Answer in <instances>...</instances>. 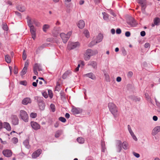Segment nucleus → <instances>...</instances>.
<instances>
[{"instance_id":"obj_1","label":"nucleus","mask_w":160,"mask_h":160,"mask_svg":"<svg viewBox=\"0 0 160 160\" xmlns=\"http://www.w3.org/2000/svg\"><path fill=\"white\" fill-rule=\"evenodd\" d=\"M28 24L30 28V31L32 34V39L35 40L36 38V29L34 26L32 22V20H28L27 21Z\"/></svg>"},{"instance_id":"obj_15","label":"nucleus","mask_w":160,"mask_h":160,"mask_svg":"<svg viewBox=\"0 0 160 160\" xmlns=\"http://www.w3.org/2000/svg\"><path fill=\"white\" fill-rule=\"evenodd\" d=\"M159 132H160V126H157L152 130V135L154 136Z\"/></svg>"},{"instance_id":"obj_17","label":"nucleus","mask_w":160,"mask_h":160,"mask_svg":"<svg viewBox=\"0 0 160 160\" xmlns=\"http://www.w3.org/2000/svg\"><path fill=\"white\" fill-rule=\"evenodd\" d=\"M85 25V23L84 21L82 20H80L77 23V25L78 27L80 28H83Z\"/></svg>"},{"instance_id":"obj_26","label":"nucleus","mask_w":160,"mask_h":160,"mask_svg":"<svg viewBox=\"0 0 160 160\" xmlns=\"http://www.w3.org/2000/svg\"><path fill=\"white\" fill-rule=\"evenodd\" d=\"M32 22L36 27H39L41 26V23L35 19H32Z\"/></svg>"},{"instance_id":"obj_47","label":"nucleus","mask_w":160,"mask_h":160,"mask_svg":"<svg viewBox=\"0 0 160 160\" xmlns=\"http://www.w3.org/2000/svg\"><path fill=\"white\" fill-rule=\"evenodd\" d=\"M133 72L131 71L129 72L127 74V76L128 77L130 78L132 77L133 75Z\"/></svg>"},{"instance_id":"obj_53","label":"nucleus","mask_w":160,"mask_h":160,"mask_svg":"<svg viewBox=\"0 0 160 160\" xmlns=\"http://www.w3.org/2000/svg\"><path fill=\"white\" fill-rule=\"evenodd\" d=\"M125 35L126 36L129 37L130 36V33L129 31H127L125 32Z\"/></svg>"},{"instance_id":"obj_56","label":"nucleus","mask_w":160,"mask_h":160,"mask_svg":"<svg viewBox=\"0 0 160 160\" xmlns=\"http://www.w3.org/2000/svg\"><path fill=\"white\" fill-rule=\"evenodd\" d=\"M102 151L103 152H105L106 149L104 145H103L102 144Z\"/></svg>"},{"instance_id":"obj_36","label":"nucleus","mask_w":160,"mask_h":160,"mask_svg":"<svg viewBox=\"0 0 160 160\" xmlns=\"http://www.w3.org/2000/svg\"><path fill=\"white\" fill-rule=\"evenodd\" d=\"M103 15V18L105 20H108V15L106 12H104L102 13Z\"/></svg>"},{"instance_id":"obj_54","label":"nucleus","mask_w":160,"mask_h":160,"mask_svg":"<svg viewBox=\"0 0 160 160\" xmlns=\"http://www.w3.org/2000/svg\"><path fill=\"white\" fill-rule=\"evenodd\" d=\"M140 35L142 37L146 35L145 32L144 31H142L140 32Z\"/></svg>"},{"instance_id":"obj_46","label":"nucleus","mask_w":160,"mask_h":160,"mask_svg":"<svg viewBox=\"0 0 160 160\" xmlns=\"http://www.w3.org/2000/svg\"><path fill=\"white\" fill-rule=\"evenodd\" d=\"M12 142L14 143H16L18 142V140L17 138H13L12 139Z\"/></svg>"},{"instance_id":"obj_30","label":"nucleus","mask_w":160,"mask_h":160,"mask_svg":"<svg viewBox=\"0 0 160 160\" xmlns=\"http://www.w3.org/2000/svg\"><path fill=\"white\" fill-rule=\"evenodd\" d=\"M17 9L20 11L21 12H23L25 11V8L23 6H18L17 7Z\"/></svg>"},{"instance_id":"obj_62","label":"nucleus","mask_w":160,"mask_h":160,"mask_svg":"<svg viewBox=\"0 0 160 160\" xmlns=\"http://www.w3.org/2000/svg\"><path fill=\"white\" fill-rule=\"evenodd\" d=\"M65 116L67 118H69L70 117V115L68 113H66Z\"/></svg>"},{"instance_id":"obj_39","label":"nucleus","mask_w":160,"mask_h":160,"mask_svg":"<svg viewBox=\"0 0 160 160\" xmlns=\"http://www.w3.org/2000/svg\"><path fill=\"white\" fill-rule=\"evenodd\" d=\"M90 57H91L90 56L87 55L86 53H85L84 54V58L86 61H88L90 59Z\"/></svg>"},{"instance_id":"obj_33","label":"nucleus","mask_w":160,"mask_h":160,"mask_svg":"<svg viewBox=\"0 0 160 160\" xmlns=\"http://www.w3.org/2000/svg\"><path fill=\"white\" fill-rule=\"evenodd\" d=\"M6 61L8 63H10L11 62V59L10 56L7 55L5 56V57Z\"/></svg>"},{"instance_id":"obj_52","label":"nucleus","mask_w":160,"mask_h":160,"mask_svg":"<svg viewBox=\"0 0 160 160\" xmlns=\"http://www.w3.org/2000/svg\"><path fill=\"white\" fill-rule=\"evenodd\" d=\"M20 83L22 85L26 86L27 84V82L25 81H22L20 82Z\"/></svg>"},{"instance_id":"obj_37","label":"nucleus","mask_w":160,"mask_h":160,"mask_svg":"<svg viewBox=\"0 0 160 160\" xmlns=\"http://www.w3.org/2000/svg\"><path fill=\"white\" fill-rule=\"evenodd\" d=\"M45 47V45L44 44L41 45L37 48L36 49V52H38L39 51L43 49Z\"/></svg>"},{"instance_id":"obj_41","label":"nucleus","mask_w":160,"mask_h":160,"mask_svg":"<svg viewBox=\"0 0 160 160\" xmlns=\"http://www.w3.org/2000/svg\"><path fill=\"white\" fill-rule=\"evenodd\" d=\"M50 108L52 112H54L55 111V106L53 104H51L50 105Z\"/></svg>"},{"instance_id":"obj_12","label":"nucleus","mask_w":160,"mask_h":160,"mask_svg":"<svg viewBox=\"0 0 160 160\" xmlns=\"http://www.w3.org/2000/svg\"><path fill=\"white\" fill-rule=\"evenodd\" d=\"M28 65V62L27 61L25 62L24 64V67L21 72V75L22 76H23L26 73L27 71Z\"/></svg>"},{"instance_id":"obj_3","label":"nucleus","mask_w":160,"mask_h":160,"mask_svg":"<svg viewBox=\"0 0 160 160\" xmlns=\"http://www.w3.org/2000/svg\"><path fill=\"white\" fill-rule=\"evenodd\" d=\"M19 116L20 118L25 122L28 121V116L26 111L24 110H21L19 112Z\"/></svg>"},{"instance_id":"obj_44","label":"nucleus","mask_w":160,"mask_h":160,"mask_svg":"<svg viewBox=\"0 0 160 160\" xmlns=\"http://www.w3.org/2000/svg\"><path fill=\"white\" fill-rule=\"evenodd\" d=\"M48 91L49 97L50 98H52L53 97V94L52 91L50 90H48Z\"/></svg>"},{"instance_id":"obj_51","label":"nucleus","mask_w":160,"mask_h":160,"mask_svg":"<svg viewBox=\"0 0 160 160\" xmlns=\"http://www.w3.org/2000/svg\"><path fill=\"white\" fill-rule=\"evenodd\" d=\"M43 96L45 98H47L48 97V95L46 92H43L42 93Z\"/></svg>"},{"instance_id":"obj_21","label":"nucleus","mask_w":160,"mask_h":160,"mask_svg":"<svg viewBox=\"0 0 160 160\" xmlns=\"http://www.w3.org/2000/svg\"><path fill=\"white\" fill-rule=\"evenodd\" d=\"M3 128H6L8 131H10L11 128L9 123L7 122H4L3 123Z\"/></svg>"},{"instance_id":"obj_14","label":"nucleus","mask_w":160,"mask_h":160,"mask_svg":"<svg viewBox=\"0 0 160 160\" xmlns=\"http://www.w3.org/2000/svg\"><path fill=\"white\" fill-rule=\"evenodd\" d=\"M83 76L85 77H88L92 80H95L96 78L95 76L92 72H90L87 74H84L83 75Z\"/></svg>"},{"instance_id":"obj_34","label":"nucleus","mask_w":160,"mask_h":160,"mask_svg":"<svg viewBox=\"0 0 160 160\" xmlns=\"http://www.w3.org/2000/svg\"><path fill=\"white\" fill-rule=\"evenodd\" d=\"M2 28L5 31H8V28L6 23H3L2 24Z\"/></svg>"},{"instance_id":"obj_24","label":"nucleus","mask_w":160,"mask_h":160,"mask_svg":"<svg viewBox=\"0 0 160 160\" xmlns=\"http://www.w3.org/2000/svg\"><path fill=\"white\" fill-rule=\"evenodd\" d=\"M50 27V26L49 25L45 24L43 25L42 29L44 32H46Z\"/></svg>"},{"instance_id":"obj_45","label":"nucleus","mask_w":160,"mask_h":160,"mask_svg":"<svg viewBox=\"0 0 160 160\" xmlns=\"http://www.w3.org/2000/svg\"><path fill=\"white\" fill-rule=\"evenodd\" d=\"M27 58V55L25 50H24L22 54V58L23 60H25Z\"/></svg>"},{"instance_id":"obj_9","label":"nucleus","mask_w":160,"mask_h":160,"mask_svg":"<svg viewBox=\"0 0 160 160\" xmlns=\"http://www.w3.org/2000/svg\"><path fill=\"white\" fill-rule=\"evenodd\" d=\"M42 150L39 149H38L34 152L32 154V157L33 158H36L38 157H39L41 153Z\"/></svg>"},{"instance_id":"obj_25","label":"nucleus","mask_w":160,"mask_h":160,"mask_svg":"<svg viewBox=\"0 0 160 160\" xmlns=\"http://www.w3.org/2000/svg\"><path fill=\"white\" fill-rule=\"evenodd\" d=\"M33 68L38 70V71L42 70L41 66L40 64L35 63L34 64Z\"/></svg>"},{"instance_id":"obj_32","label":"nucleus","mask_w":160,"mask_h":160,"mask_svg":"<svg viewBox=\"0 0 160 160\" xmlns=\"http://www.w3.org/2000/svg\"><path fill=\"white\" fill-rule=\"evenodd\" d=\"M77 141L79 143L82 144L84 142V140L83 138L82 137H79L77 138Z\"/></svg>"},{"instance_id":"obj_28","label":"nucleus","mask_w":160,"mask_h":160,"mask_svg":"<svg viewBox=\"0 0 160 160\" xmlns=\"http://www.w3.org/2000/svg\"><path fill=\"white\" fill-rule=\"evenodd\" d=\"M72 111L74 114H77L80 113V111L78 109L76 108H72Z\"/></svg>"},{"instance_id":"obj_42","label":"nucleus","mask_w":160,"mask_h":160,"mask_svg":"<svg viewBox=\"0 0 160 160\" xmlns=\"http://www.w3.org/2000/svg\"><path fill=\"white\" fill-rule=\"evenodd\" d=\"M84 34L87 38H88L89 37V34L88 30H85L84 32Z\"/></svg>"},{"instance_id":"obj_63","label":"nucleus","mask_w":160,"mask_h":160,"mask_svg":"<svg viewBox=\"0 0 160 160\" xmlns=\"http://www.w3.org/2000/svg\"><path fill=\"white\" fill-rule=\"evenodd\" d=\"M132 137L133 138V139L135 141H137L138 139L135 135H134L132 136Z\"/></svg>"},{"instance_id":"obj_7","label":"nucleus","mask_w":160,"mask_h":160,"mask_svg":"<svg viewBox=\"0 0 160 160\" xmlns=\"http://www.w3.org/2000/svg\"><path fill=\"white\" fill-rule=\"evenodd\" d=\"M127 22L129 26L131 27H135L137 23L132 18H131L127 20Z\"/></svg>"},{"instance_id":"obj_2","label":"nucleus","mask_w":160,"mask_h":160,"mask_svg":"<svg viewBox=\"0 0 160 160\" xmlns=\"http://www.w3.org/2000/svg\"><path fill=\"white\" fill-rule=\"evenodd\" d=\"M108 107L109 110L113 115L114 117L118 115V108L116 105L112 102H109L108 104Z\"/></svg>"},{"instance_id":"obj_55","label":"nucleus","mask_w":160,"mask_h":160,"mask_svg":"<svg viewBox=\"0 0 160 160\" xmlns=\"http://www.w3.org/2000/svg\"><path fill=\"white\" fill-rule=\"evenodd\" d=\"M116 32L118 34H120L121 32V30L119 28H118L116 30Z\"/></svg>"},{"instance_id":"obj_61","label":"nucleus","mask_w":160,"mask_h":160,"mask_svg":"<svg viewBox=\"0 0 160 160\" xmlns=\"http://www.w3.org/2000/svg\"><path fill=\"white\" fill-rule=\"evenodd\" d=\"M128 131L129 132L132 131V129L131 128V127H130V125H128Z\"/></svg>"},{"instance_id":"obj_57","label":"nucleus","mask_w":160,"mask_h":160,"mask_svg":"<svg viewBox=\"0 0 160 160\" xmlns=\"http://www.w3.org/2000/svg\"><path fill=\"white\" fill-rule=\"evenodd\" d=\"M14 73L15 74H17L18 73V69L15 67L14 69Z\"/></svg>"},{"instance_id":"obj_20","label":"nucleus","mask_w":160,"mask_h":160,"mask_svg":"<svg viewBox=\"0 0 160 160\" xmlns=\"http://www.w3.org/2000/svg\"><path fill=\"white\" fill-rule=\"evenodd\" d=\"M154 23L152 24V26L153 27L155 25H158L160 22V19L158 18H154L153 20Z\"/></svg>"},{"instance_id":"obj_38","label":"nucleus","mask_w":160,"mask_h":160,"mask_svg":"<svg viewBox=\"0 0 160 160\" xmlns=\"http://www.w3.org/2000/svg\"><path fill=\"white\" fill-rule=\"evenodd\" d=\"M122 145L124 149H127L128 144L126 142H123Z\"/></svg>"},{"instance_id":"obj_8","label":"nucleus","mask_w":160,"mask_h":160,"mask_svg":"<svg viewBox=\"0 0 160 160\" xmlns=\"http://www.w3.org/2000/svg\"><path fill=\"white\" fill-rule=\"evenodd\" d=\"M38 102L40 109L42 110H43L45 108V104L42 98H38Z\"/></svg>"},{"instance_id":"obj_43","label":"nucleus","mask_w":160,"mask_h":160,"mask_svg":"<svg viewBox=\"0 0 160 160\" xmlns=\"http://www.w3.org/2000/svg\"><path fill=\"white\" fill-rule=\"evenodd\" d=\"M59 120L63 122H65L66 121V119L62 117L59 118Z\"/></svg>"},{"instance_id":"obj_48","label":"nucleus","mask_w":160,"mask_h":160,"mask_svg":"<svg viewBox=\"0 0 160 160\" xmlns=\"http://www.w3.org/2000/svg\"><path fill=\"white\" fill-rule=\"evenodd\" d=\"M144 47L146 48H149L150 47V44L149 43H146L144 45Z\"/></svg>"},{"instance_id":"obj_29","label":"nucleus","mask_w":160,"mask_h":160,"mask_svg":"<svg viewBox=\"0 0 160 160\" xmlns=\"http://www.w3.org/2000/svg\"><path fill=\"white\" fill-rule=\"evenodd\" d=\"M23 143L26 147L27 148H29L30 147V146L29 144V141L28 140L26 139L23 142Z\"/></svg>"},{"instance_id":"obj_4","label":"nucleus","mask_w":160,"mask_h":160,"mask_svg":"<svg viewBox=\"0 0 160 160\" xmlns=\"http://www.w3.org/2000/svg\"><path fill=\"white\" fill-rule=\"evenodd\" d=\"M72 33V32L71 31L68 32L66 34L64 33H60V37L64 43H66L67 42L71 35Z\"/></svg>"},{"instance_id":"obj_35","label":"nucleus","mask_w":160,"mask_h":160,"mask_svg":"<svg viewBox=\"0 0 160 160\" xmlns=\"http://www.w3.org/2000/svg\"><path fill=\"white\" fill-rule=\"evenodd\" d=\"M62 131L60 130H58L56 131L55 134V137L56 138H58L61 135Z\"/></svg>"},{"instance_id":"obj_49","label":"nucleus","mask_w":160,"mask_h":160,"mask_svg":"<svg viewBox=\"0 0 160 160\" xmlns=\"http://www.w3.org/2000/svg\"><path fill=\"white\" fill-rule=\"evenodd\" d=\"M139 3L142 5L144 2L145 0H137Z\"/></svg>"},{"instance_id":"obj_64","label":"nucleus","mask_w":160,"mask_h":160,"mask_svg":"<svg viewBox=\"0 0 160 160\" xmlns=\"http://www.w3.org/2000/svg\"><path fill=\"white\" fill-rule=\"evenodd\" d=\"M155 101L156 102V104L157 106L160 108V103L158 102H157L156 100H155Z\"/></svg>"},{"instance_id":"obj_6","label":"nucleus","mask_w":160,"mask_h":160,"mask_svg":"<svg viewBox=\"0 0 160 160\" xmlns=\"http://www.w3.org/2000/svg\"><path fill=\"white\" fill-rule=\"evenodd\" d=\"M30 125L32 128L35 130H38L40 128V126L36 122L34 121L31 122Z\"/></svg>"},{"instance_id":"obj_23","label":"nucleus","mask_w":160,"mask_h":160,"mask_svg":"<svg viewBox=\"0 0 160 160\" xmlns=\"http://www.w3.org/2000/svg\"><path fill=\"white\" fill-rule=\"evenodd\" d=\"M103 72L106 80L107 82H110V78L109 74L105 70H104Z\"/></svg>"},{"instance_id":"obj_58","label":"nucleus","mask_w":160,"mask_h":160,"mask_svg":"<svg viewBox=\"0 0 160 160\" xmlns=\"http://www.w3.org/2000/svg\"><path fill=\"white\" fill-rule=\"evenodd\" d=\"M33 71L35 75H38V73L37 72V69L33 68Z\"/></svg>"},{"instance_id":"obj_5","label":"nucleus","mask_w":160,"mask_h":160,"mask_svg":"<svg viewBox=\"0 0 160 160\" xmlns=\"http://www.w3.org/2000/svg\"><path fill=\"white\" fill-rule=\"evenodd\" d=\"M79 46L80 44L78 42H69L68 43L67 48L69 50H71L79 47Z\"/></svg>"},{"instance_id":"obj_22","label":"nucleus","mask_w":160,"mask_h":160,"mask_svg":"<svg viewBox=\"0 0 160 160\" xmlns=\"http://www.w3.org/2000/svg\"><path fill=\"white\" fill-rule=\"evenodd\" d=\"M12 123L13 124L16 125L18 123V119L16 116H14L13 117L12 121Z\"/></svg>"},{"instance_id":"obj_27","label":"nucleus","mask_w":160,"mask_h":160,"mask_svg":"<svg viewBox=\"0 0 160 160\" xmlns=\"http://www.w3.org/2000/svg\"><path fill=\"white\" fill-rule=\"evenodd\" d=\"M71 71L70 70L67 71L63 74L62 76V78L64 79H66L67 76L71 73Z\"/></svg>"},{"instance_id":"obj_10","label":"nucleus","mask_w":160,"mask_h":160,"mask_svg":"<svg viewBox=\"0 0 160 160\" xmlns=\"http://www.w3.org/2000/svg\"><path fill=\"white\" fill-rule=\"evenodd\" d=\"M116 147L117 152H120L122 150V142L119 140H117L116 141Z\"/></svg>"},{"instance_id":"obj_19","label":"nucleus","mask_w":160,"mask_h":160,"mask_svg":"<svg viewBox=\"0 0 160 160\" xmlns=\"http://www.w3.org/2000/svg\"><path fill=\"white\" fill-rule=\"evenodd\" d=\"M103 38V35L101 33H99L97 36L96 40L97 41V42L99 43L102 41Z\"/></svg>"},{"instance_id":"obj_13","label":"nucleus","mask_w":160,"mask_h":160,"mask_svg":"<svg viewBox=\"0 0 160 160\" xmlns=\"http://www.w3.org/2000/svg\"><path fill=\"white\" fill-rule=\"evenodd\" d=\"M3 155L6 157H9L12 155V152L9 149L4 150L2 151Z\"/></svg>"},{"instance_id":"obj_18","label":"nucleus","mask_w":160,"mask_h":160,"mask_svg":"<svg viewBox=\"0 0 160 160\" xmlns=\"http://www.w3.org/2000/svg\"><path fill=\"white\" fill-rule=\"evenodd\" d=\"M88 65L91 66L94 69H96L97 68V63L94 61H90L89 62Z\"/></svg>"},{"instance_id":"obj_11","label":"nucleus","mask_w":160,"mask_h":160,"mask_svg":"<svg viewBox=\"0 0 160 160\" xmlns=\"http://www.w3.org/2000/svg\"><path fill=\"white\" fill-rule=\"evenodd\" d=\"M97 53L98 52L97 50L93 51L91 49H88L86 50L85 53L89 56H90L91 57Z\"/></svg>"},{"instance_id":"obj_31","label":"nucleus","mask_w":160,"mask_h":160,"mask_svg":"<svg viewBox=\"0 0 160 160\" xmlns=\"http://www.w3.org/2000/svg\"><path fill=\"white\" fill-rule=\"evenodd\" d=\"M97 43H98L97 42L96 40H92L88 44V46L90 47H92L96 45Z\"/></svg>"},{"instance_id":"obj_50","label":"nucleus","mask_w":160,"mask_h":160,"mask_svg":"<svg viewBox=\"0 0 160 160\" xmlns=\"http://www.w3.org/2000/svg\"><path fill=\"white\" fill-rule=\"evenodd\" d=\"M133 154L135 157L137 158H138L140 157V155L138 153H136L135 152H133Z\"/></svg>"},{"instance_id":"obj_60","label":"nucleus","mask_w":160,"mask_h":160,"mask_svg":"<svg viewBox=\"0 0 160 160\" xmlns=\"http://www.w3.org/2000/svg\"><path fill=\"white\" fill-rule=\"evenodd\" d=\"M158 117L156 116H154L153 117V119L154 121H157L158 120Z\"/></svg>"},{"instance_id":"obj_40","label":"nucleus","mask_w":160,"mask_h":160,"mask_svg":"<svg viewBox=\"0 0 160 160\" xmlns=\"http://www.w3.org/2000/svg\"><path fill=\"white\" fill-rule=\"evenodd\" d=\"M37 116V114L36 113L32 112L30 113V116L31 118H36Z\"/></svg>"},{"instance_id":"obj_59","label":"nucleus","mask_w":160,"mask_h":160,"mask_svg":"<svg viewBox=\"0 0 160 160\" xmlns=\"http://www.w3.org/2000/svg\"><path fill=\"white\" fill-rule=\"evenodd\" d=\"M121 78L120 77H118L117 78L116 80L118 82H120L121 81Z\"/></svg>"},{"instance_id":"obj_16","label":"nucleus","mask_w":160,"mask_h":160,"mask_svg":"<svg viewBox=\"0 0 160 160\" xmlns=\"http://www.w3.org/2000/svg\"><path fill=\"white\" fill-rule=\"evenodd\" d=\"M31 102V100L29 98H26L23 99L22 101V103L23 105H26Z\"/></svg>"}]
</instances>
